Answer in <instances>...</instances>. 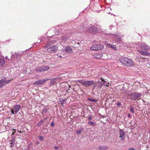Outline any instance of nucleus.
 Instances as JSON below:
<instances>
[{"label":"nucleus","instance_id":"obj_1","mask_svg":"<svg viewBox=\"0 0 150 150\" xmlns=\"http://www.w3.org/2000/svg\"><path fill=\"white\" fill-rule=\"evenodd\" d=\"M54 41H50L47 43L44 47V48L48 47L47 49V51L50 53H55L57 50L58 47L54 45Z\"/></svg>","mask_w":150,"mask_h":150},{"label":"nucleus","instance_id":"obj_2","mask_svg":"<svg viewBox=\"0 0 150 150\" xmlns=\"http://www.w3.org/2000/svg\"><path fill=\"white\" fill-rule=\"evenodd\" d=\"M120 62L123 65L127 67H133L134 62L130 59L127 57H122L120 59Z\"/></svg>","mask_w":150,"mask_h":150},{"label":"nucleus","instance_id":"obj_3","mask_svg":"<svg viewBox=\"0 0 150 150\" xmlns=\"http://www.w3.org/2000/svg\"><path fill=\"white\" fill-rule=\"evenodd\" d=\"M93 57L96 59H105L107 58V54L106 53H95L93 55Z\"/></svg>","mask_w":150,"mask_h":150},{"label":"nucleus","instance_id":"obj_4","mask_svg":"<svg viewBox=\"0 0 150 150\" xmlns=\"http://www.w3.org/2000/svg\"><path fill=\"white\" fill-rule=\"evenodd\" d=\"M104 48L103 45L100 44H93L90 47L91 50H100L103 49Z\"/></svg>","mask_w":150,"mask_h":150},{"label":"nucleus","instance_id":"obj_5","mask_svg":"<svg viewBox=\"0 0 150 150\" xmlns=\"http://www.w3.org/2000/svg\"><path fill=\"white\" fill-rule=\"evenodd\" d=\"M142 94L139 93H134L128 95L130 97V99L132 100H136Z\"/></svg>","mask_w":150,"mask_h":150},{"label":"nucleus","instance_id":"obj_6","mask_svg":"<svg viewBox=\"0 0 150 150\" xmlns=\"http://www.w3.org/2000/svg\"><path fill=\"white\" fill-rule=\"evenodd\" d=\"M20 108V106L18 105H14L13 107L11 109V112L12 114L14 115L15 113H17Z\"/></svg>","mask_w":150,"mask_h":150},{"label":"nucleus","instance_id":"obj_7","mask_svg":"<svg viewBox=\"0 0 150 150\" xmlns=\"http://www.w3.org/2000/svg\"><path fill=\"white\" fill-rule=\"evenodd\" d=\"M140 47L142 49L146 51L150 50V46L143 42L140 43Z\"/></svg>","mask_w":150,"mask_h":150},{"label":"nucleus","instance_id":"obj_8","mask_svg":"<svg viewBox=\"0 0 150 150\" xmlns=\"http://www.w3.org/2000/svg\"><path fill=\"white\" fill-rule=\"evenodd\" d=\"M98 31H100L99 29H98L97 28L93 26H91L89 29V32L90 33H97Z\"/></svg>","mask_w":150,"mask_h":150},{"label":"nucleus","instance_id":"obj_9","mask_svg":"<svg viewBox=\"0 0 150 150\" xmlns=\"http://www.w3.org/2000/svg\"><path fill=\"white\" fill-rule=\"evenodd\" d=\"M49 79L45 78L44 79L41 80H38L37 81H36L34 83V84L35 85H42L45 83V82L49 80Z\"/></svg>","mask_w":150,"mask_h":150},{"label":"nucleus","instance_id":"obj_10","mask_svg":"<svg viewBox=\"0 0 150 150\" xmlns=\"http://www.w3.org/2000/svg\"><path fill=\"white\" fill-rule=\"evenodd\" d=\"M94 83L93 81H84V86L85 87H87L88 86H89L93 84Z\"/></svg>","mask_w":150,"mask_h":150},{"label":"nucleus","instance_id":"obj_11","mask_svg":"<svg viewBox=\"0 0 150 150\" xmlns=\"http://www.w3.org/2000/svg\"><path fill=\"white\" fill-rule=\"evenodd\" d=\"M15 137H12V139L10 141V146L11 147L14 146V145L15 143Z\"/></svg>","mask_w":150,"mask_h":150},{"label":"nucleus","instance_id":"obj_12","mask_svg":"<svg viewBox=\"0 0 150 150\" xmlns=\"http://www.w3.org/2000/svg\"><path fill=\"white\" fill-rule=\"evenodd\" d=\"M119 134L120 135V138L121 140L123 141L124 140V132L122 130H120L119 131Z\"/></svg>","mask_w":150,"mask_h":150},{"label":"nucleus","instance_id":"obj_13","mask_svg":"<svg viewBox=\"0 0 150 150\" xmlns=\"http://www.w3.org/2000/svg\"><path fill=\"white\" fill-rule=\"evenodd\" d=\"M107 45L108 47L111 48L112 49L115 50H118V49H117L116 45H114L113 44H112L110 43L108 44Z\"/></svg>","mask_w":150,"mask_h":150},{"label":"nucleus","instance_id":"obj_14","mask_svg":"<svg viewBox=\"0 0 150 150\" xmlns=\"http://www.w3.org/2000/svg\"><path fill=\"white\" fill-rule=\"evenodd\" d=\"M21 53L18 52H16L14 53H13L12 55V57L13 58H17L19 56Z\"/></svg>","mask_w":150,"mask_h":150},{"label":"nucleus","instance_id":"obj_15","mask_svg":"<svg viewBox=\"0 0 150 150\" xmlns=\"http://www.w3.org/2000/svg\"><path fill=\"white\" fill-rule=\"evenodd\" d=\"M65 49L66 51L68 53L71 52H72L71 48L69 46L67 47Z\"/></svg>","mask_w":150,"mask_h":150},{"label":"nucleus","instance_id":"obj_16","mask_svg":"<svg viewBox=\"0 0 150 150\" xmlns=\"http://www.w3.org/2000/svg\"><path fill=\"white\" fill-rule=\"evenodd\" d=\"M5 63L4 59L0 58V67L3 66Z\"/></svg>","mask_w":150,"mask_h":150},{"label":"nucleus","instance_id":"obj_17","mask_svg":"<svg viewBox=\"0 0 150 150\" xmlns=\"http://www.w3.org/2000/svg\"><path fill=\"white\" fill-rule=\"evenodd\" d=\"M107 84H109V83H107L106 82H105V83L103 81V83L101 84V86H98V88L99 89H100L101 88V86H105L106 85L107 86H108V85H107Z\"/></svg>","mask_w":150,"mask_h":150},{"label":"nucleus","instance_id":"obj_18","mask_svg":"<svg viewBox=\"0 0 150 150\" xmlns=\"http://www.w3.org/2000/svg\"><path fill=\"white\" fill-rule=\"evenodd\" d=\"M50 69V67L49 66H42L43 71H47Z\"/></svg>","mask_w":150,"mask_h":150},{"label":"nucleus","instance_id":"obj_19","mask_svg":"<svg viewBox=\"0 0 150 150\" xmlns=\"http://www.w3.org/2000/svg\"><path fill=\"white\" fill-rule=\"evenodd\" d=\"M35 70L36 71L42 72L43 71L42 66L41 67H38L35 68Z\"/></svg>","mask_w":150,"mask_h":150},{"label":"nucleus","instance_id":"obj_20","mask_svg":"<svg viewBox=\"0 0 150 150\" xmlns=\"http://www.w3.org/2000/svg\"><path fill=\"white\" fill-rule=\"evenodd\" d=\"M108 147L107 146H99L98 149L100 150H104L107 149Z\"/></svg>","mask_w":150,"mask_h":150},{"label":"nucleus","instance_id":"obj_21","mask_svg":"<svg viewBox=\"0 0 150 150\" xmlns=\"http://www.w3.org/2000/svg\"><path fill=\"white\" fill-rule=\"evenodd\" d=\"M45 122L44 120H41L40 122H39L37 126L38 127H40L41 126V125L44 123Z\"/></svg>","mask_w":150,"mask_h":150},{"label":"nucleus","instance_id":"obj_22","mask_svg":"<svg viewBox=\"0 0 150 150\" xmlns=\"http://www.w3.org/2000/svg\"><path fill=\"white\" fill-rule=\"evenodd\" d=\"M6 82V78H4L0 80V83L2 84L3 83H5Z\"/></svg>","mask_w":150,"mask_h":150},{"label":"nucleus","instance_id":"obj_23","mask_svg":"<svg viewBox=\"0 0 150 150\" xmlns=\"http://www.w3.org/2000/svg\"><path fill=\"white\" fill-rule=\"evenodd\" d=\"M137 51L141 54L143 55H144L145 52V51H143V50H138Z\"/></svg>","mask_w":150,"mask_h":150},{"label":"nucleus","instance_id":"obj_24","mask_svg":"<svg viewBox=\"0 0 150 150\" xmlns=\"http://www.w3.org/2000/svg\"><path fill=\"white\" fill-rule=\"evenodd\" d=\"M68 39V38L66 36H63L62 38V40L63 42H65Z\"/></svg>","mask_w":150,"mask_h":150},{"label":"nucleus","instance_id":"obj_25","mask_svg":"<svg viewBox=\"0 0 150 150\" xmlns=\"http://www.w3.org/2000/svg\"><path fill=\"white\" fill-rule=\"evenodd\" d=\"M114 37L115 38V39L117 40L120 41V39L119 38L117 35H114Z\"/></svg>","mask_w":150,"mask_h":150},{"label":"nucleus","instance_id":"obj_26","mask_svg":"<svg viewBox=\"0 0 150 150\" xmlns=\"http://www.w3.org/2000/svg\"><path fill=\"white\" fill-rule=\"evenodd\" d=\"M130 111L132 112V113H134V110L132 106H131L130 107Z\"/></svg>","mask_w":150,"mask_h":150},{"label":"nucleus","instance_id":"obj_27","mask_svg":"<svg viewBox=\"0 0 150 150\" xmlns=\"http://www.w3.org/2000/svg\"><path fill=\"white\" fill-rule=\"evenodd\" d=\"M144 55L146 56H150V53L148 52L145 51Z\"/></svg>","mask_w":150,"mask_h":150},{"label":"nucleus","instance_id":"obj_28","mask_svg":"<svg viewBox=\"0 0 150 150\" xmlns=\"http://www.w3.org/2000/svg\"><path fill=\"white\" fill-rule=\"evenodd\" d=\"M77 81L78 82L81 83L83 86L84 85V83H84L85 81L78 80Z\"/></svg>","mask_w":150,"mask_h":150},{"label":"nucleus","instance_id":"obj_29","mask_svg":"<svg viewBox=\"0 0 150 150\" xmlns=\"http://www.w3.org/2000/svg\"><path fill=\"white\" fill-rule=\"evenodd\" d=\"M13 80V79H11L10 80H6V83H5V84H8V83H9L12 80Z\"/></svg>","mask_w":150,"mask_h":150},{"label":"nucleus","instance_id":"obj_30","mask_svg":"<svg viewBox=\"0 0 150 150\" xmlns=\"http://www.w3.org/2000/svg\"><path fill=\"white\" fill-rule=\"evenodd\" d=\"M82 130H77L76 131V132L77 134L79 135L80 134L81 132H82Z\"/></svg>","mask_w":150,"mask_h":150},{"label":"nucleus","instance_id":"obj_31","mask_svg":"<svg viewBox=\"0 0 150 150\" xmlns=\"http://www.w3.org/2000/svg\"><path fill=\"white\" fill-rule=\"evenodd\" d=\"M88 123L90 124L91 125H94V123L92 121H90L88 122Z\"/></svg>","mask_w":150,"mask_h":150},{"label":"nucleus","instance_id":"obj_32","mask_svg":"<svg viewBox=\"0 0 150 150\" xmlns=\"http://www.w3.org/2000/svg\"><path fill=\"white\" fill-rule=\"evenodd\" d=\"M67 102L66 99H63L62 101V103H65Z\"/></svg>","mask_w":150,"mask_h":150},{"label":"nucleus","instance_id":"obj_33","mask_svg":"<svg viewBox=\"0 0 150 150\" xmlns=\"http://www.w3.org/2000/svg\"><path fill=\"white\" fill-rule=\"evenodd\" d=\"M138 58L139 59H141L143 58V59H144V60L146 59V58H143L142 57H141V56H138Z\"/></svg>","mask_w":150,"mask_h":150},{"label":"nucleus","instance_id":"obj_34","mask_svg":"<svg viewBox=\"0 0 150 150\" xmlns=\"http://www.w3.org/2000/svg\"><path fill=\"white\" fill-rule=\"evenodd\" d=\"M89 100L92 102H94L96 101V100L93 99H89Z\"/></svg>","mask_w":150,"mask_h":150},{"label":"nucleus","instance_id":"obj_35","mask_svg":"<svg viewBox=\"0 0 150 150\" xmlns=\"http://www.w3.org/2000/svg\"><path fill=\"white\" fill-rule=\"evenodd\" d=\"M39 139L40 140L42 141L44 140V138L43 137L41 136L39 137Z\"/></svg>","mask_w":150,"mask_h":150},{"label":"nucleus","instance_id":"obj_36","mask_svg":"<svg viewBox=\"0 0 150 150\" xmlns=\"http://www.w3.org/2000/svg\"><path fill=\"white\" fill-rule=\"evenodd\" d=\"M13 130H14L12 132V135H13V134H14L16 133V130H15V129H13Z\"/></svg>","mask_w":150,"mask_h":150},{"label":"nucleus","instance_id":"obj_37","mask_svg":"<svg viewBox=\"0 0 150 150\" xmlns=\"http://www.w3.org/2000/svg\"><path fill=\"white\" fill-rule=\"evenodd\" d=\"M92 118V116L91 115H90L88 117V120H91Z\"/></svg>","mask_w":150,"mask_h":150},{"label":"nucleus","instance_id":"obj_38","mask_svg":"<svg viewBox=\"0 0 150 150\" xmlns=\"http://www.w3.org/2000/svg\"><path fill=\"white\" fill-rule=\"evenodd\" d=\"M46 112H47V110L46 109L43 110L42 114H43V113H45Z\"/></svg>","mask_w":150,"mask_h":150},{"label":"nucleus","instance_id":"obj_39","mask_svg":"<svg viewBox=\"0 0 150 150\" xmlns=\"http://www.w3.org/2000/svg\"><path fill=\"white\" fill-rule=\"evenodd\" d=\"M100 79L102 80V81L104 82L105 83V81L103 79L102 77H101L100 78Z\"/></svg>","mask_w":150,"mask_h":150},{"label":"nucleus","instance_id":"obj_40","mask_svg":"<svg viewBox=\"0 0 150 150\" xmlns=\"http://www.w3.org/2000/svg\"><path fill=\"white\" fill-rule=\"evenodd\" d=\"M117 105L118 106H120L121 105V103L120 102L118 103H117Z\"/></svg>","mask_w":150,"mask_h":150},{"label":"nucleus","instance_id":"obj_41","mask_svg":"<svg viewBox=\"0 0 150 150\" xmlns=\"http://www.w3.org/2000/svg\"><path fill=\"white\" fill-rule=\"evenodd\" d=\"M54 125V122H52L51 123V125L52 126H53Z\"/></svg>","mask_w":150,"mask_h":150},{"label":"nucleus","instance_id":"obj_42","mask_svg":"<svg viewBox=\"0 0 150 150\" xmlns=\"http://www.w3.org/2000/svg\"><path fill=\"white\" fill-rule=\"evenodd\" d=\"M128 150H135L133 148H130Z\"/></svg>","mask_w":150,"mask_h":150},{"label":"nucleus","instance_id":"obj_43","mask_svg":"<svg viewBox=\"0 0 150 150\" xmlns=\"http://www.w3.org/2000/svg\"><path fill=\"white\" fill-rule=\"evenodd\" d=\"M3 86V85L0 84V88H1Z\"/></svg>","mask_w":150,"mask_h":150},{"label":"nucleus","instance_id":"obj_44","mask_svg":"<svg viewBox=\"0 0 150 150\" xmlns=\"http://www.w3.org/2000/svg\"><path fill=\"white\" fill-rule=\"evenodd\" d=\"M55 149H58V147L57 146H55Z\"/></svg>","mask_w":150,"mask_h":150},{"label":"nucleus","instance_id":"obj_45","mask_svg":"<svg viewBox=\"0 0 150 150\" xmlns=\"http://www.w3.org/2000/svg\"><path fill=\"white\" fill-rule=\"evenodd\" d=\"M97 86V85H94V86L93 87V88H95V87H96V86Z\"/></svg>","mask_w":150,"mask_h":150},{"label":"nucleus","instance_id":"obj_46","mask_svg":"<svg viewBox=\"0 0 150 150\" xmlns=\"http://www.w3.org/2000/svg\"><path fill=\"white\" fill-rule=\"evenodd\" d=\"M18 132H19L20 133H21V131H19V130H18Z\"/></svg>","mask_w":150,"mask_h":150},{"label":"nucleus","instance_id":"obj_47","mask_svg":"<svg viewBox=\"0 0 150 150\" xmlns=\"http://www.w3.org/2000/svg\"><path fill=\"white\" fill-rule=\"evenodd\" d=\"M6 58L8 60H9V59H8V57H6Z\"/></svg>","mask_w":150,"mask_h":150},{"label":"nucleus","instance_id":"obj_48","mask_svg":"<svg viewBox=\"0 0 150 150\" xmlns=\"http://www.w3.org/2000/svg\"><path fill=\"white\" fill-rule=\"evenodd\" d=\"M100 82L99 81V82H98L97 83H100Z\"/></svg>","mask_w":150,"mask_h":150},{"label":"nucleus","instance_id":"obj_49","mask_svg":"<svg viewBox=\"0 0 150 150\" xmlns=\"http://www.w3.org/2000/svg\"><path fill=\"white\" fill-rule=\"evenodd\" d=\"M77 44H79V43H77Z\"/></svg>","mask_w":150,"mask_h":150}]
</instances>
